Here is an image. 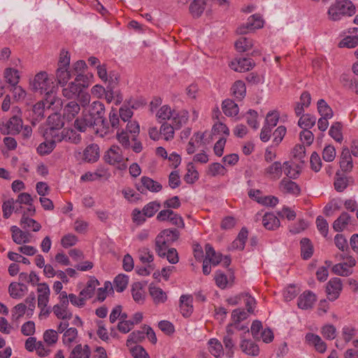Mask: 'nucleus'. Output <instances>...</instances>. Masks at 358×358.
Listing matches in <instances>:
<instances>
[{
  "instance_id": "obj_1",
  "label": "nucleus",
  "mask_w": 358,
  "mask_h": 358,
  "mask_svg": "<svg viewBox=\"0 0 358 358\" xmlns=\"http://www.w3.org/2000/svg\"><path fill=\"white\" fill-rule=\"evenodd\" d=\"M49 121L50 122H53V121L57 122V124L52 127L51 131V136L55 141L57 142L65 141L74 144H78L80 142V135L77 134L73 129H64L62 131H60L64 127V122L59 115L53 114L49 115Z\"/></svg>"
},
{
  "instance_id": "obj_2",
  "label": "nucleus",
  "mask_w": 358,
  "mask_h": 358,
  "mask_svg": "<svg viewBox=\"0 0 358 358\" xmlns=\"http://www.w3.org/2000/svg\"><path fill=\"white\" fill-rule=\"evenodd\" d=\"M356 12V8L350 0H336L329 6L327 15L331 21H338L343 17L352 16Z\"/></svg>"
},
{
  "instance_id": "obj_3",
  "label": "nucleus",
  "mask_w": 358,
  "mask_h": 358,
  "mask_svg": "<svg viewBox=\"0 0 358 358\" xmlns=\"http://www.w3.org/2000/svg\"><path fill=\"white\" fill-rule=\"evenodd\" d=\"M180 232L176 229H166L162 231L155 238V250L159 257H165L170 245L176 241Z\"/></svg>"
},
{
  "instance_id": "obj_4",
  "label": "nucleus",
  "mask_w": 358,
  "mask_h": 358,
  "mask_svg": "<svg viewBox=\"0 0 358 358\" xmlns=\"http://www.w3.org/2000/svg\"><path fill=\"white\" fill-rule=\"evenodd\" d=\"M53 79L45 71H41L35 76L30 85L34 92L45 94L47 98L54 99V96L52 97L55 88Z\"/></svg>"
},
{
  "instance_id": "obj_5",
  "label": "nucleus",
  "mask_w": 358,
  "mask_h": 358,
  "mask_svg": "<svg viewBox=\"0 0 358 358\" xmlns=\"http://www.w3.org/2000/svg\"><path fill=\"white\" fill-rule=\"evenodd\" d=\"M85 110L87 115L92 117L96 125L102 126L103 128L108 129V122L104 118L105 106L103 103L99 101H94L89 106L88 109Z\"/></svg>"
},
{
  "instance_id": "obj_6",
  "label": "nucleus",
  "mask_w": 358,
  "mask_h": 358,
  "mask_svg": "<svg viewBox=\"0 0 358 358\" xmlns=\"http://www.w3.org/2000/svg\"><path fill=\"white\" fill-rule=\"evenodd\" d=\"M22 120L21 115H13L8 119L0 122V131L4 135H16L20 134L22 129Z\"/></svg>"
},
{
  "instance_id": "obj_7",
  "label": "nucleus",
  "mask_w": 358,
  "mask_h": 358,
  "mask_svg": "<svg viewBox=\"0 0 358 358\" xmlns=\"http://www.w3.org/2000/svg\"><path fill=\"white\" fill-rule=\"evenodd\" d=\"M159 222H169L171 224L178 228L183 229L185 223L182 217L171 209H164L159 212L157 215Z\"/></svg>"
},
{
  "instance_id": "obj_8",
  "label": "nucleus",
  "mask_w": 358,
  "mask_h": 358,
  "mask_svg": "<svg viewBox=\"0 0 358 358\" xmlns=\"http://www.w3.org/2000/svg\"><path fill=\"white\" fill-rule=\"evenodd\" d=\"M103 158L106 162L111 165L119 164L120 169H125L127 168V165L123 163L124 157L122 150L117 145H112L105 153Z\"/></svg>"
},
{
  "instance_id": "obj_9",
  "label": "nucleus",
  "mask_w": 358,
  "mask_h": 358,
  "mask_svg": "<svg viewBox=\"0 0 358 358\" xmlns=\"http://www.w3.org/2000/svg\"><path fill=\"white\" fill-rule=\"evenodd\" d=\"M343 289L342 281L339 278H333L329 280L326 285L327 298L330 301H335L340 295Z\"/></svg>"
},
{
  "instance_id": "obj_10",
  "label": "nucleus",
  "mask_w": 358,
  "mask_h": 358,
  "mask_svg": "<svg viewBox=\"0 0 358 358\" xmlns=\"http://www.w3.org/2000/svg\"><path fill=\"white\" fill-rule=\"evenodd\" d=\"M81 77H83V76L78 75L75 81L70 83L62 90L64 96L68 99H71L77 97V96L80 94L83 89L85 87L84 85H81L78 83L81 80Z\"/></svg>"
},
{
  "instance_id": "obj_11",
  "label": "nucleus",
  "mask_w": 358,
  "mask_h": 358,
  "mask_svg": "<svg viewBox=\"0 0 358 358\" xmlns=\"http://www.w3.org/2000/svg\"><path fill=\"white\" fill-rule=\"evenodd\" d=\"M264 26V20L262 17L257 14L250 16L245 25H243L238 29L240 34H245L250 31L255 29H260Z\"/></svg>"
},
{
  "instance_id": "obj_12",
  "label": "nucleus",
  "mask_w": 358,
  "mask_h": 358,
  "mask_svg": "<svg viewBox=\"0 0 358 358\" xmlns=\"http://www.w3.org/2000/svg\"><path fill=\"white\" fill-rule=\"evenodd\" d=\"M235 343L236 341L234 338L233 324H229L227 327V334L223 337V343L226 350L225 354L228 358H231L234 356Z\"/></svg>"
},
{
  "instance_id": "obj_13",
  "label": "nucleus",
  "mask_w": 358,
  "mask_h": 358,
  "mask_svg": "<svg viewBox=\"0 0 358 358\" xmlns=\"http://www.w3.org/2000/svg\"><path fill=\"white\" fill-rule=\"evenodd\" d=\"M255 62L250 58H238L231 62L229 66L237 72H245L253 68Z\"/></svg>"
},
{
  "instance_id": "obj_14",
  "label": "nucleus",
  "mask_w": 358,
  "mask_h": 358,
  "mask_svg": "<svg viewBox=\"0 0 358 358\" xmlns=\"http://www.w3.org/2000/svg\"><path fill=\"white\" fill-rule=\"evenodd\" d=\"M54 104L53 99L46 98L45 101H41L33 106V119L41 121L44 117L45 108H50Z\"/></svg>"
},
{
  "instance_id": "obj_15",
  "label": "nucleus",
  "mask_w": 358,
  "mask_h": 358,
  "mask_svg": "<svg viewBox=\"0 0 358 358\" xmlns=\"http://www.w3.org/2000/svg\"><path fill=\"white\" fill-rule=\"evenodd\" d=\"M317 300L316 295L311 291H306L298 298L297 306L303 310L312 308Z\"/></svg>"
},
{
  "instance_id": "obj_16",
  "label": "nucleus",
  "mask_w": 358,
  "mask_h": 358,
  "mask_svg": "<svg viewBox=\"0 0 358 358\" xmlns=\"http://www.w3.org/2000/svg\"><path fill=\"white\" fill-rule=\"evenodd\" d=\"M141 186H136V189L143 193L144 189L151 192H159L162 189V185L157 181L148 177L143 176L141 179Z\"/></svg>"
},
{
  "instance_id": "obj_17",
  "label": "nucleus",
  "mask_w": 358,
  "mask_h": 358,
  "mask_svg": "<svg viewBox=\"0 0 358 358\" xmlns=\"http://www.w3.org/2000/svg\"><path fill=\"white\" fill-rule=\"evenodd\" d=\"M94 125H96L94 120H92V117L85 114V110H83L82 116L77 118L74 122L75 128L80 132L86 131L87 128H90Z\"/></svg>"
},
{
  "instance_id": "obj_18",
  "label": "nucleus",
  "mask_w": 358,
  "mask_h": 358,
  "mask_svg": "<svg viewBox=\"0 0 358 358\" xmlns=\"http://www.w3.org/2000/svg\"><path fill=\"white\" fill-rule=\"evenodd\" d=\"M306 341L315 347L316 351L324 353L327 350V345L322 338L313 333H308L305 336Z\"/></svg>"
},
{
  "instance_id": "obj_19",
  "label": "nucleus",
  "mask_w": 358,
  "mask_h": 358,
  "mask_svg": "<svg viewBox=\"0 0 358 358\" xmlns=\"http://www.w3.org/2000/svg\"><path fill=\"white\" fill-rule=\"evenodd\" d=\"M12 232L13 241L18 244L30 243L31 234L29 232L23 231L16 226H13L10 229Z\"/></svg>"
},
{
  "instance_id": "obj_20",
  "label": "nucleus",
  "mask_w": 358,
  "mask_h": 358,
  "mask_svg": "<svg viewBox=\"0 0 358 358\" xmlns=\"http://www.w3.org/2000/svg\"><path fill=\"white\" fill-rule=\"evenodd\" d=\"M38 306H47L49 302L50 288L46 283L38 284Z\"/></svg>"
},
{
  "instance_id": "obj_21",
  "label": "nucleus",
  "mask_w": 358,
  "mask_h": 358,
  "mask_svg": "<svg viewBox=\"0 0 358 358\" xmlns=\"http://www.w3.org/2000/svg\"><path fill=\"white\" fill-rule=\"evenodd\" d=\"M348 32L354 35L348 36L341 40L339 43V47L353 48L358 45V28L350 29Z\"/></svg>"
},
{
  "instance_id": "obj_22",
  "label": "nucleus",
  "mask_w": 358,
  "mask_h": 358,
  "mask_svg": "<svg viewBox=\"0 0 358 358\" xmlns=\"http://www.w3.org/2000/svg\"><path fill=\"white\" fill-rule=\"evenodd\" d=\"M340 166L343 171L350 172L353 168V162L351 157L350 150L348 148L343 149L341 159Z\"/></svg>"
},
{
  "instance_id": "obj_23",
  "label": "nucleus",
  "mask_w": 358,
  "mask_h": 358,
  "mask_svg": "<svg viewBox=\"0 0 358 358\" xmlns=\"http://www.w3.org/2000/svg\"><path fill=\"white\" fill-rule=\"evenodd\" d=\"M149 293L155 304L164 303L167 300V295L160 287L150 285L149 287Z\"/></svg>"
},
{
  "instance_id": "obj_24",
  "label": "nucleus",
  "mask_w": 358,
  "mask_h": 358,
  "mask_svg": "<svg viewBox=\"0 0 358 358\" xmlns=\"http://www.w3.org/2000/svg\"><path fill=\"white\" fill-rule=\"evenodd\" d=\"M283 164L280 162H275L265 169V174L271 179H279L282 173Z\"/></svg>"
},
{
  "instance_id": "obj_25",
  "label": "nucleus",
  "mask_w": 358,
  "mask_h": 358,
  "mask_svg": "<svg viewBox=\"0 0 358 358\" xmlns=\"http://www.w3.org/2000/svg\"><path fill=\"white\" fill-rule=\"evenodd\" d=\"M280 189L284 193L297 195L300 193L299 185L287 178H283L280 182Z\"/></svg>"
},
{
  "instance_id": "obj_26",
  "label": "nucleus",
  "mask_w": 358,
  "mask_h": 358,
  "mask_svg": "<svg viewBox=\"0 0 358 358\" xmlns=\"http://www.w3.org/2000/svg\"><path fill=\"white\" fill-rule=\"evenodd\" d=\"M240 348L248 355L257 356L259 352V346L251 340L242 339Z\"/></svg>"
},
{
  "instance_id": "obj_27",
  "label": "nucleus",
  "mask_w": 358,
  "mask_h": 358,
  "mask_svg": "<svg viewBox=\"0 0 358 358\" xmlns=\"http://www.w3.org/2000/svg\"><path fill=\"white\" fill-rule=\"evenodd\" d=\"M80 110V105L75 101L69 102L64 108L63 116L68 121L72 120Z\"/></svg>"
},
{
  "instance_id": "obj_28",
  "label": "nucleus",
  "mask_w": 358,
  "mask_h": 358,
  "mask_svg": "<svg viewBox=\"0 0 358 358\" xmlns=\"http://www.w3.org/2000/svg\"><path fill=\"white\" fill-rule=\"evenodd\" d=\"M84 159L87 162H95L99 158V147L96 144H90L84 150Z\"/></svg>"
},
{
  "instance_id": "obj_29",
  "label": "nucleus",
  "mask_w": 358,
  "mask_h": 358,
  "mask_svg": "<svg viewBox=\"0 0 358 358\" xmlns=\"http://www.w3.org/2000/svg\"><path fill=\"white\" fill-rule=\"evenodd\" d=\"M191 296L182 295L180 298V309L184 317H189L193 310Z\"/></svg>"
},
{
  "instance_id": "obj_30",
  "label": "nucleus",
  "mask_w": 358,
  "mask_h": 358,
  "mask_svg": "<svg viewBox=\"0 0 358 358\" xmlns=\"http://www.w3.org/2000/svg\"><path fill=\"white\" fill-rule=\"evenodd\" d=\"M99 285L98 280L95 278L90 279L86 287L80 292V296L86 301V300L92 298L94 295L96 287Z\"/></svg>"
},
{
  "instance_id": "obj_31",
  "label": "nucleus",
  "mask_w": 358,
  "mask_h": 358,
  "mask_svg": "<svg viewBox=\"0 0 358 358\" xmlns=\"http://www.w3.org/2000/svg\"><path fill=\"white\" fill-rule=\"evenodd\" d=\"M262 224L268 230H275L280 227V220L273 213H266L263 216Z\"/></svg>"
},
{
  "instance_id": "obj_32",
  "label": "nucleus",
  "mask_w": 358,
  "mask_h": 358,
  "mask_svg": "<svg viewBox=\"0 0 358 358\" xmlns=\"http://www.w3.org/2000/svg\"><path fill=\"white\" fill-rule=\"evenodd\" d=\"M90 350L87 345L83 346L81 344H78L71 351L69 358H90Z\"/></svg>"
},
{
  "instance_id": "obj_33",
  "label": "nucleus",
  "mask_w": 358,
  "mask_h": 358,
  "mask_svg": "<svg viewBox=\"0 0 358 358\" xmlns=\"http://www.w3.org/2000/svg\"><path fill=\"white\" fill-rule=\"evenodd\" d=\"M301 255L305 259H309L313 254V245L310 241L307 238L301 240Z\"/></svg>"
},
{
  "instance_id": "obj_34",
  "label": "nucleus",
  "mask_w": 358,
  "mask_h": 358,
  "mask_svg": "<svg viewBox=\"0 0 358 358\" xmlns=\"http://www.w3.org/2000/svg\"><path fill=\"white\" fill-rule=\"evenodd\" d=\"M206 259L208 260L209 263L216 266L222 261V255L216 253L214 248L210 244H206L205 247Z\"/></svg>"
},
{
  "instance_id": "obj_35",
  "label": "nucleus",
  "mask_w": 358,
  "mask_h": 358,
  "mask_svg": "<svg viewBox=\"0 0 358 358\" xmlns=\"http://www.w3.org/2000/svg\"><path fill=\"white\" fill-rule=\"evenodd\" d=\"M20 225L24 229H31L33 231H38L41 225L37 221L26 216L25 213L22 215L20 220Z\"/></svg>"
},
{
  "instance_id": "obj_36",
  "label": "nucleus",
  "mask_w": 358,
  "mask_h": 358,
  "mask_svg": "<svg viewBox=\"0 0 358 358\" xmlns=\"http://www.w3.org/2000/svg\"><path fill=\"white\" fill-rule=\"evenodd\" d=\"M223 113L229 117L236 116L238 113V105L231 99H226L222 102Z\"/></svg>"
},
{
  "instance_id": "obj_37",
  "label": "nucleus",
  "mask_w": 358,
  "mask_h": 358,
  "mask_svg": "<svg viewBox=\"0 0 358 358\" xmlns=\"http://www.w3.org/2000/svg\"><path fill=\"white\" fill-rule=\"evenodd\" d=\"M231 92L238 101H241L245 96L246 87L242 80L236 81L231 87Z\"/></svg>"
},
{
  "instance_id": "obj_38",
  "label": "nucleus",
  "mask_w": 358,
  "mask_h": 358,
  "mask_svg": "<svg viewBox=\"0 0 358 358\" xmlns=\"http://www.w3.org/2000/svg\"><path fill=\"white\" fill-rule=\"evenodd\" d=\"M351 217L348 213L343 212L334 221L333 228L336 231H342L349 224Z\"/></svg>"
},
{
  "instance_id": "obj_39",
  "label": "nucleus",
  "mask_w": 358,
  "mask_h": 358,
  "mask_svg": "<svg viewBox=\"0 0 358 358\" xmlns=\"http://www.w3.org/2000/svg\"><path fill=\"white\" fill-rule=\"evenodd\" d=\"M189 118L188 112L185 110H180L173 115L172 124L176 129H179L182 125L187 123Z\"/></svg>"
},
{
  "instance_id": "obj_40",
  "label": "nucleus",
  "mask_w": 358,
  "mask_h": 358,
  "mask_svg": "<svg viewBox=\"0 0 358 358\" xmlns=\"http://www.w3.org/2000/svg\"><path fill=\"white\" fill-rule=\"evenodd\" d=\"M209 352L216 358H220L224 355L222 343L216 338H211L208 341Z\"/></svg>"
},
{
  "instance_id": "obj_41",
  "label": "nucleus",
  "mask_w": 358,
  "mask_h": 358,
  "mask_svg": "<svg viewBox=\"0 0 358 358\" xmlns=\"http://www.w3.org/2000/svg\"><path fill=\"white\" fill-rule=\"evenodd\" d=\"M206 0H194L189 6L191 14L195 17H199L203 12Z\"/></svg>"
},
{
  "instance_id": "obj_42",
  "label": "nucleus",
  "mask_w": 358,
  "mask_h": 358,
  "mask_svg": "<svg viewBox=\"0 0 358 358\" xmlns=\"http://www.w3.org/2000/svg\"><path fill=\"white\" fill-rule=\"evenodd\" d=\"M131 294L134 300L138 303H143L145 299V292L140 282H135L132 285Z\"/></svg>"
},
{
  "instance_id": "obj_43",
  "label": "nucleus",
  "mask_w": 358,
  "mask_h": 358,
  "mask_svg": "<svg viewBox=\"0 0 358 358\" xmlns=\"http://www.w3.org/2000/svg\"><path fill=\"white\" fill-rule=\"evenodd\" d=\"M329 134L336 141L341 143L343 139L341 123L338 122H334L329 129Z\"/></svg>"
},
{
  "instance_id": "obj_44",
  "label": "nucleus",
  "mask_w": 358,
  "mask_h": 358,
  "mask_svg": "<svg viewBox=\"0 0 358 358\" xmlns=\"http://www.w3.org/2000/svg\"><path fill=\"white\" fill-rule=\"evenodd\" d=\"M6 81L12 86L17 85L20 80V75L17 70L12 68L6 69L4 71Z\"/></svg>"
},
{
  "instance_id": "obj_45",
  "label": "nucleus",
  "mask_w": 358,
  "mask_h": 358,
  "mask_svg": "<svg viewBox=\"0 0 358 358\" xmlns=\"http://www.w3.org/2000/svg\"><path fill=\"white\" fill-rule=\"evenodd\" d=\"M317 110L323 117L331 118L334 115L332 109L324 99H320L317 101Z\"/></svg>"
},
{
  "instance_id": "obj_46",
  "label": "nucleus",
  "mask_w": 358,
  "mask_h": 358,
  "mask_svg": "<svg viewBox=\"0 0 358 358\" xmlns=\"http://www.w3.org/2000/svg\"><path fill=\"white\" fill-rule=\"evenodd\" d=\"M316 123V117L310 114L303 115L299 120L298 125L301 128L307 129L312 128Z\"/></svg>"
},
{
  "instance_id": "obj_47",
  "label": "nucleus",
  "mask_w": 358,
  "mask_h": 358,
  "mask_svg": "<svg viewBox=\"0 0 358 358\" xmlns=\"http://www.w3.org/2000/svg\"><path fill=\"white\" fill-rule=\"evenodd\" d=\"M161 208V204L157 201L149 202L143 208V214L145 217H152Z\"/></svg>"
},
{
  "instance_id": "obj_48",
  "label": "nucleus",
  "mask_w": 358,
  "mask_h": 358,
  "mask_svg": "<svg viewBox=\"0 0 358 358\" xmlns=\"http://www.w3.org/2000/svg\"><path fill=\"white\" fill-rule=\"evenodd\" d=\"M78 337V330L74 327L67 329L62 336V342L65 345H70Z\"/></svg>"
},
{
  "instance_id": "obj_49",
  "label": "nucleus",
  "mask_w": 358,
  "mask_h": 358,
  "mask_svg": "<svg viewBox=\"0 0 358 358\" xmlns=\"http://www.w3.org/2000/svg\"><path fill=\"white\" fill-rule=\"evenodd\" d=\"M55 142L54 138L50 141H45L39 144L37 148V152L40 155H45L50 154L55 148Z\"/></svg>"
},
{
  "instance_id": "obj_50",
  "label": "nucleus",
  "mask_w": 358,
  "mask_h": 358,
  "mask_svg": "<svg viewBox=\"0 0 358 358\" xmlns=\"http://www.w3.org/2000/svg\"><path fill=\"white\" fill-rule=\"evenodd\" d=\"M187 172L185 175L184 180L188 184H193L199 178V173L195 169L192 163H189L187 166Z\"/></svg>"
},
{
  "instance_id": "obj_51",
  "label": "nucleus",
  "mask_w": 358,
  "mask_h": 358,
  "mask_svg": "<svg viewBox=\"0 0 358 358\" xmlns=\"http://www.w3.org/2000/svg\"><path fill=\"white\" fill-rule=\"evenodd\" d=\"M43 338L46 345L50 347L57 343L59 336L57 331L48 329L44 331Z\"/></svg>"
},
{
  "instance_id": "obj_52",
  "label": "nucleus",
  "mask_w": 358,
  "mask_h": 358,
  "mask_svg": "<svg viewBox=\"0 0 358 358\" xmlns=\"http://www.w3.org/2000/svg\"><path fill=\"white\" fill-rule=\"evenodd\" d=\"M252 45V40L245 37L240 38L235 43L236 49L240 52L249 50Z\"/></svg>"
},
{
  "instance_id": "obj_53",
  "label": "nucleus",
  "mask_w": 358,
  "mask_h": 358,
  "mask_svg": "<svg viewBox=\"0 0 358 358\" xmlns=\"http://www.w3.org/2000/svg\"><path fill=\"white\" fill-rule=\"evenodd\" d=\"M114 287L117 292H123L128 285V277L123 274H119L114 279Z\"/></svg>"
},
{
  "instance_id": "obj_54",
  "label": "nucleus",
  "mask_w": 358,
  "mask_h": 358,
  "mask_svg": "<svg viewBox=\"0 0 358 358\" xmlns=\"http://www.w3.org/2000/svg\"><path fill=\"white\" fill-rule=\"evenodd\" d=\"M231 317L235 322L233 327H234L237 329H243V328L238 327V323L248 317V313L243 309H236L232 312Z\"/></svg>"
},
{
  "instance_id": "obj_55",
  "label": "nucleus",
  "mask_w": 358,
  "mask_h": 358,
  "mask_svg": "<svg viewBox=\"0 0 358 358\" xmlns=\"http://www.w3.org/2000/svg\"><path fill=\"white\" fill-rule=\"evenodd\" d=\"M174 111H172L171 108L164 105L162 106L157 113V117L159 122L169 120L171 117H173Z\"/></svg>"
},
{
  "instance_id": "obj_56",
  "label": "nucleus",
  "mask_w": 358,
  "mask_h": 358,
  "mask_svg": "<svg viewBox=\"0 0 358 358\" xmlns=\"http://www.w3.org/2000/svg\"><path fill=\"white\" fill-rule=\"evenodd\" d=\"M52 311L58 319L68 320L72 317V313L68 309L61 308L57 305L53 306Z\"/></svg>"
},
{
  "instance_id": "obj_57",
  "label": "nucleus",
  "mask_w": 358,
  "mask_h": 358,
  "mask_svg": "<svg viewBox=\"0 0 358 358\" xmlns=\"http://www.w3.org/2000/svg\"><path fill=\"white\" fill-rule=\"evenodd\" d=\"M145 331L143 329L142 331H134L129 334L127 341V345L130 346L132 343L141 342L145 338Z\"/></svg>"
},
{
  "instance_id": "obj_58",
  "label": "nucleus",
  "mask_w": 358,
  "mask_h": 358,
  "mask_svg": "<svg viewBox=\"0 0 358 358\" xmlns=\"http://www.w3.org/2000/svg\"><path fill=\"white\" fill-rule=\"evenodd\" d=\"M68 69L69 68L58 67L56 76L59 84L66 83L70 79L71 74Z\"/></svg>"
},
{
  "instance_id": "obj_59",
  "label": "nucleus",
  "mask_w": 358,
  "mask_h": 358,
  "mask_svg": "<svg viewBox=\"0 0 358 358\" xmlns=\"http://www.w3.org/2000/svg\"><path fill=\"white\" fill-rule=\"evenodd\" d=\"M174 124H168L166 123L162 124L160 128V134L164 136V139L169 141L173 138L174 136Z\"/></svg>"
},
{
  "instance_id": "obj_60",
  "label": "nucleus",
  "mask_w": 358,
  "mask_h": 358,
  "mask_svg": "<svg viewBox=\"0 0 358 358\" xmlns=\"http://www.w3.org/2000/svg\"><path fill=\"white\" fill-rule=\"evenodd\" d=\"M15 200L9 199L4 201L2 205L3 216L4 218L8 219L11 215L13 210L15 209Z\"/></svg>"
},
{
  "instance_id": "obj_61",
  "label": "nucleus",
  "mask_w": 358,
  "mask_h": 358,
  "mask_svg": "<svg viewBox=\"0 0 358 358\" xmlns=\"http://www.w3.org/2000/svg\"><path fill=\"white\" fill-rule=\"evenodd\" d=\"M284 173L289 178L295 179L299 175V171L292 166V164L290 162H285L283 163V171Z\"/></svg>"
},
{
  "instance_id": "obj_62",
  "label": "nucleus",
  "mask_w": 358,
  "mask_h": 358,
  "mask_svg": "<svg viewBox=\"0 0 358 358\" xmlns=\"http://www.w3.org/2000/svg\"><path fill=\"white\" fill-rule=\"evenodd\" d=\"M321 334L326 339L333 340L336 336V329L332 324H327L322 328Z\"/></svg>"
},
{
  "instance_id": "obj_63",
  "label": "nucleus",
  "mask_w": 358,
  "mask_h": 358,
  "mask_svg": "<svg viewBox=\"0 0 358 358\" xmlns=\"http://www.w3.org/2000/svg\"><path fill=\"white\" fill-rule=\"evenodd\" d=\"M332 272L341 276H348L352 273V271L348 268L343 263H338L335 264L332 267Z\"/></svg>"
},
{
  "instance_id": "obj_64",
  "label": "nucleus",
  "mask_w": 358,
  "mask_h": 358,
  "mask_svg": "<svg viewBox=\"0 0 358 358\" xmlns=\"http://www.w3.org/2000/svg\"><path fill=\"white\" fill-rule=\"evenodd\" d=\"M138 255L141 262L143 264L150 263L154 259L152 253L147 248H143L140 249L138 250Z\"/></svg>"
}]
</instances>
